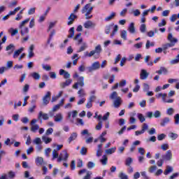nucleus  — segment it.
Returning <instances> with one entry per match:
<instances>
[{
  "mask_svg": "<svg viewBox=\"0 0 179 179\" xmlns=\"http://www.w3.org/2000/svg\"><path fill=\"white\" fill-rule=\"evenodd\" d=\"M81 12L82 13H85V19L87 20L93 17V15H91L92 12H93V7L91 3L86 4L81 10Z\"/></svg>",
  "mask_w": 179,
  "mask_h": 179,
  "instance_id": "1",
  "label": "nucleus"
},
{
  "mask_svg": "<svg viewBox=\"0 0 179 179\" xmlns=\"http://www.w3.org/2000/svg\"><path fill=\"white\" fill-rule=\"evenodd\" d=\"M111 30H113L112 33H111ZM117 31H118V25H114V23L107 25L105 28L106 34H108L109 33H111L110 37H114Z\"/></svg>",
  "mask_w": 179,
  "mask_h": 179,
  "instance_id": "2",
  "label": "nucleus"
},
{
  "mask_svg": "<svg viewBox=\"0 0 179 179\" xmlns=\"http://www.w3.org/2000/svg\"><path fill=\"white\" fill-rule=\"evenodd\" d=\"M87 69L90 73L94 72V71H98V69H100V62H95L92 63V64L90 66H88Z\"/></svg>",
  "mask_w": 179,
  "mask_h": 179,
  "instance_id": "3",
  "label": "nucleus"
},
{
  "mask_svg": "<svg viewBox=\"0 0 179 179\" xmlns=\"http://www.w3.org/2000/svg\"><path fill=\"white\" fill-rule=\"evenodd\" d=\"M77 80L78 82L73 85V89H78V86H80V87H83L85 86V77H78Z\"/></svg>",
  "mask_w": 179,
  "mask_h": 179,
  "instance_id": "4",
  "label": "nucleus"
},
{
  "mask_svg": "<svg viewBox=\"0 0 179 179\" xmlns=\"http://www.w3.org/2000/svg\"><path fill=\"white\" fill-rule=\"evenodd\" d=\"M78 44V45H80L81 44L78 52H82V51H85V50L87 48V43L86 42H83V38H79Z\"/></svg>",
  "mask_w": 179,
  "mask_h": 179,
  "instance_id": "5",
  "label": "nucleus"
},
{
  "mask_svg": "<svg viewBox=\"0 0 179 179\" xmlns=\"http://www.w3.org/2000/svg\"><path fill=\"white\" fill-rule=\"evenodd\" d=\"M50 100H51V92L48 91L43 98V106H47L50 103Z\"/></svg>",
  "mask_w": 179,
  "mask_h": 179,
  "instance_id": "6",
  "label": "nucleus"
},
{
  "mask_svg": "<svg viewBox=\"0 0 179 179\" xmlns=\"http://www.w3.org/2000/svg\"><path fill=\"white\" fill-rule=\"evenodd\" d=\"M162 159L166 162H170V160L173 159V153L171 152V150H169L166 151V154L162 155Z\"/></svg>",
  "mask_w": 179,
  "mask_h": 179,
  "instance_id": "7",
  "label": "nucleus"
},
{
  "mask_svg": "<svg viewBox=\"0 0 179 179\" xmlns=\"http://www.w3.org/2000/svg\"><path fill=\"white\" fill-rule=\"evenodd\" d=\"M15 48H16V47L13 43H10V45H7L6 48V51H8L7 52L8 55H12V54H13V51H15Z\"/></svg>",
  "mask_w": 179,
  "mask_h": 179,
  "instance_id": "8",
  "label": "nucleus"
},
{
  "mask_svg": "<svg viewBox=\"0 0 179 179\" xmlns=\"http://www.w3.org/2000/svg\"><path fill=\"white\" fill-rule=\"evenodd\" d=\"M149 77V73L145 69H142L140 73V79L145 80Z\"/></svg>",
  "mask_w": 179,
  "mask_h": 179,
  "instance_id": "9",
  "label": "nucleus"
},
{
  "mask_svg": "<svg viewBox=\"0 0 179 179\" xmlns=\"http://www.w3.org/2000/svg\"><path fill=\"white\" fill-rule=\"evenodd\" d=\"M168 40L170 41L171 44H173V45H176V43H178V39L173 37V34L171 33L169 34Z\"/></svg>",
  "mask_w": 179,
  "mask_h": 179,
  "instance_id": "10",
  "label": "nucleus"
},
{
  "mask_svg": "<svg viewBox=\"0 0 179 179\" xmlns=\"http://www.w3.org/2000/svg\"><path fill=\"white\" fill-rule=\"evenodd\" d=\"M121 103H122V100H121V97L118 96L113 101V106L115 108H118L120 106H121Z\"/></svg>",
  "mask_w": 179,
  "mask_h": 179,
  "instance_id": "11",
  "label": "nucleus"
},
{
  "mask_svg": "<svg viewBox=\"0 0 179 179\" xmlns=\"http://www.w3.org/2000/svg\"><path fill=\"white\" fill-rule=\"evenodd\" d=\"M34 45H31L28 50V58H33L34 57Z\"/></svg>",
  "mask_w": 179,
  "mask_h": 179,
  "instance_id": "12",
  "label": "nucleus"
},
{
  "mask_svg": "<svg viewBox=\"0 0 179 179\" xmlns=\"http://www.w3.org/2000/svg\"><path fill=\"white\" fill-rule=\"evenodd\" d=\"M60 156L64 159V162H68L69 154H68V151L66 150H62Z\"/></svg>",
  "mask_w": 179,
  "mask_h": 179,
  "instance_id": "13",
  "label": "nucleus"
},
{
  "mask_svg": "<svg viewBox=\"0 0 179 179\" xmlns=\"http://www.w3.org/2000/svg\"><path fill=\"white\" fill-rule=\"evenodd\" d=\"M85 29H90V27H96V24L92 21H87L84 23Z\"/></svg>",
  "mask_w": 179,
  "mask_h": 179,
  "instance_id": "14",
  "label": "nucleus"
},
{
  "mask_svg": "<svg viewBox=\"0 0 179 179\" xmlns=\"http://www.w3.org/2000/svg\"><path fill=\"white\" fill-rule=\"evenodd\" d=\"M41 117L43 118V120H47L50 118V116H48V114L40 111L38 115V119L41 120Z\"/></svg>",
  "mask_w": 179,
  "mask_h": 179,
  "instance_id": "15",
  "label": "nucleus"
},
{
  "mask_svg": "<svg viewBox=\"0 0 179 179\" xmlns=\"http://www.w3.org/2000/svg\"><path fill=\"white\" fill-rule=\"evenodd\" d=\"M156 73H158V75H162L164 73V75H167L169 73V70L166 69V67H160V69L156 71Z\"/></svg>",
  "mask_w": 179,
  "mask_h": 179,
  "instance_id": "16",
  "label": "nucleus"
},
{
  "mask_svg": "<svg viewBox=\"0 0 179 179\" xmlns=\"http://www.w3.org/2000/svg\"><path fill=\"white\" fill-rule=\"evenodd\" d=\"M155 97H157V99H160V97H162V101L164 102V103H166V100L167 99H166V97H167V94H166V93H162V92H160V93H159V94H157L156 95H155Z\"/></svg>",
  "mask_w": 179,
  "mask_h": 179,
  "instance_id": "17",
  "label": "nucleus"
},
{
  "mask_svg": "<svg viewBox=\"0 0 179 179\" xmlns=\"http://www.w3.org/2000/svg\"><path fill=\"white\" fill-rule=\"evenodd\" d=\"M103 155V144L101 143L98 145V148L96 150V157H100V156H102Z\"/></svg>",
  "mask_w": 179,
  "mask_h": 179,
  "instance_id": "18",
  "label": "nucleus"
},
{
  "mask_svg": "<svg viewBox=\"0 0 179 179\" xmlns=\"http://www.w3.org/2000/svg\"><path fill=\"white\" fill-rule=\"evenodd\" d=\"M59 75L61 76L64 75V79H69V78H71V74H69V72L65 71V70L64 69L59 70Z\"/></svg>",
  "mask_w": 179,
  "mask_h": 179,
  "instance_id": "19",
  "label": "nucleus"
},
{
  "mask_svg": "<svg viewBox=\"0 0 179 179\" xmlns=\"http://www.w3.org/2000/svg\"><path fill=\"white\" fill-rule=\"evenodd\" d=\"M78 17V16H76L75 14L71 13L70 15V16L69 17V21L68 22V25L71 26V24H72L73 23V22L75 21V19H76Z\"/></svg>",
  "mask_w": 179,
  "mask_h": 179,
  "instance_id": "20",
  "label": "nucleus"
},
{
  "mask_svg": "<svg viewBox=\"0 0 179 179\" xmlns=\"http://www.w3.org/2000/svg\"><path fill=\"white\" fill-rule=\"evenodd\" d=\"M64 120V116L62 113H57L55 116V122H61Z\"/></svg>",
  "mask_w": 179,
  "mask_h": 179,
  "instance_id": "21",
  "label": "nucleus"
},
{
  "mask_svg": "<svg viewBox=\"0 0 179 179\" xmlns=\"http://www.w3.org/2000/svg\"><path fill=\"white\" fill-rule=\"evenodd\" d=\"M71 83H72V80L67 79L66 82L60 83V87L62 89H65V87H66V86H69Z\"/></svg>",
  "mask_w": 179,
  "mask_h": 179,
  "instance_id": "22",
  "label": "nucleus"
},
{
  "mask_svg": "<svg viewBox=\"0 0 179 179\" xmlns=\"http://www.w3.org/2000/svg\"><path fill=\"white\" fill-rule=\"evenodd\" d=\"M23 48H21L15 51H14L13 55V58H14L15 59H16V58H17L19 57V55H20L21 52H23Z\"/></svg>",
  "mask_w": 179,
  "mask_h": 179,
  "instance_id": "23",
  "label": "nucleus"
},
{
  "mask_svg": "<svg viewBox=\"0 0 179 179\" xmlns=\"http://www.w3.org/2000/svg\"><path fill=\"white\" fill-rule=\"evenodd\" d=\"M174 171V168L171 166H166V169L164 172V176H168V174H170V173H173Z\"/></svg>",
  "mask_w": 179,
  "mask_h": 179,
  "instance_id": "24",
  "label": "nucleus"
},
{
  "mask_svg": "<svg viewBox=\"0 0 179 179\" xmlns=\"http://www.w3.org/2000/svg\"><path fill=\"white\" fill-rule=\"evenodd\" d=\"M76 138H78V134L76 132L72 133L68 139L69 143H71L73 141H76Z\"/></svg>",
  "mask_w": 179,
  "mask_h": 179,
  "instance_id": "25",
  "label": "nucleus"
},
{
  "mask_svg": "<svg viewBox=\"0 0 179 179\" xmlns=\"http://www.w3.org/2000/svg\"><path fill=\"white\" fill-rule=\"evenodd\" d=\"M169 122H170V117H164L161 120L160 125L161 127H166Z\"/></svg>",
  "mask_w": 179,
  "mask_h": 179,
  "instance_id": "26",
  "label": "nucleus"
},
{
  "mask_svg": "<svg viewBox=\"0 0 179 179\" xmlns=\"http://www.w3.org/2000/svg\"><path fill=\"white\" fill-rule=\"evenodd\" d=\"M35 162L36 166H43V163H44V159L41 157H36Z\"/></svg>",
  "mask_w": 179,
  "mask_h": 179,
  "instance_id": "27",
  "label": "nucleus"
},
{
  "mask_svg": "<svg viewBox=\"0 0 179 179\" xmlns=\"http://www.w3.org/2000/svg\"><path fill=\"white\" fill-rule=\"evenodd\" d=\"M42 141H43L45 145H48V143H51V142H52V138H49L47 136H43Z\"/></svg>",
  "mask_w": 179,
  "mask_h": 179,
  "instance_id": "28",
  "label": "nucleus"
},
{
  "mask_svg": "<svg viewBox=\"0 0 179 179\" xmlns=\"http://www.w3.org/2000/svg\"><path fill=\"white\" fill-rule=\"evenodd\" d=\"M116 150H117V147H113V148L106 150L105 153L106 155H113V153H115Z\"/></svg>",
  "mask_w": 179,
  "mask_h": 179,
  "instance_id": "29",
  "label": "nucleus"
},
{
  "mask_svg": "<svg viewBox=\"0 0 179 179\" xmlns=\"http://www.w3.org/2000/svg\"><path fill=\"white\" fill-rule=\"evenodd\" d=\"M128 31L131 34H134L135 33V24L134 22L130 23L129 28H128Z\"/></svg>",
  "mask_w": 179,
  "mask_h": 179,
  "instance_id": "30",
  "label": "nucleus"
},
{
  "mask_svg": "<svg viewBox=\"0 0 179 179\" xmlns=\"http://www.w3.org/2000/svg\"><path fill=\"white\" fill-rule=\"evenodd\" d=\"M116 15H117V13H115L114 12H112L110 15L105 17V21L106 22H110V20H113V19H114V17H115Z\"/></svg>",
  "mask_w": 179,
  "mask_h": 179,
  "instance_id": "31",
  "label": "nucleus"
},
{
  "mask_svg": "<svg viewBox=\"0 0 179 179\" xmlns=\"http://www.w3.org/2000/svg\"><path fill=\"white\" fill-rule=\"evenodd\" d=\"M31 131L33 132L34 134H36V132H37L38 131V129H40V126H38V124H34L31 126Z\"/></svg>",
  "mask_w": 179,
  "mask_h": 179,
  "instance_id": "32",
  "label": "nucleus"
},
{
  "mask_svg": "<svg viewBox=\"0 0 179 179\" xmlns=\"http://www.w3.org/2000/svg\"><path fill=\"white\" fill-rule=\"evenodd\" d=\"M169 138H170L172 141H176V139L178 138V134L173 132H170L169 134Z\"/></svg>",
  "mask_w": 179,
  "mask_h": 179,
  "instance_id": "33",
  "label": "nucleus"
},
{
  "mask_svg": "<svg viewBox=\"0 0 179 179\" xmlns=\"http://www.w3.org/2000/svg\"><path fill=\"white\" fill-rule=\"evenodd\" d=\"M8 33H10L11 36H16V34H17V33H19V31L17 30V29H14L13 28H10L8 29Z\"/></svg>",
  "mask_w": 179,
  "mask_h": 179,
  "instance_id": "34",
  "label": "nucleus"
},
{
  "mask_svg": "<svg viewBox=\"0 0 179 179\" xmlns=\"http://www.w3.org/2000/svg\"><path fill=\"white\" fill-rule=\"evenodd\" d=\"M71 59H73V65H76L78 64V61H79V58L78 57V54H75L71 57Z\"/></svg>",
  "mask_w": 179,
  "mask_h": 179,
  "instance_id": "35",
  "label": "nucleus"
},
{
  "mask_svg": "<svg viewBox=\"0 0 179 179\" xmlns=\"http://www.w3.org/2000/svg\"><path fill=\"white\" fill-rule=\"evenodd\" d=\"M21 8L20 7H17L14 9V10L13 11H10L8 13V16H13L15 15H16L17 12H19V10H20Z\"/></svg>",
  "mask_w": 179,
  "mask_h": 179,
  "instance_id": "36",
  "label": "nucleus"
},
{
  "mask_svg": "<svg viewBox=\"0 0 179 179\" xmlns=\"http://www.w3.org/2000/svg\"><path fill=\"white\" fill-rule=\"evenodd\" d=\"M108 160V158L107 157L106 155H103L102 159L100 160L101 164L103 166H106L107 164V162Z\"/></svg>",
  "mask_w": 179,
  "mask_h": 179,
  "instance_id": "37",
  "label": "nucleus"
},
{
  "mask_svg": "<svg viewBox=\"0 0 179 179\" xmlns=\"http://www.w3.org/2000/svg\"><path fill=\"white\" fill-rule=\"evenodd\" d=\"M171 47H174V43H166L162 45L164 51H166V50Z\"/></svg>",
  "mask_w": 179,
  "mask_h": 179,
  "instance_id": "38",
  "label": "nucleus"
},
{
  "mask_svg": "<svg viewBox=\"0 0 179 179\" xmlns=\"http://www.w3.org/2000/svg\"><path fill=\"white\" fill-rule=\"evenodd\" d=\"M137 116H138V118L140 122H145V121H146V119L145 118V116H143V114L138 113Z\"/></svg>",
  "mask_w": 179,
  "mask_h": 179,
  "instance_id": "39",
  "label": "nucleus"
},
{
  "mask_svg": "<svg viewBox=\"0 0 179 179\" xmlns=\"http://www.w3.org/2000/svg\"><path fill=\"white\" fill-rule=\"evenodd\" d=\"M70 34L68 35V38H72V37H73L75 36V28L74 27H71L69 30Z\"/></svg>",
  "mask_w": 179,
  "mask_h": 179,
  "instance_id": "40",
  "label": "nucleus"
},
{
  "mask_svg": "<svg viewBox=\"0 0 179 179\" xmlns=\"http://www.w3.org/2000/svg\"><path fill=\"white\" fill-rule=\"evenodd\" d=\"M119 178L120 179H129V178L128 177V175L125 174L123 172H120L118 175Z\"/></svg>",
  "mask_w": 179,
  "mask_h": 179,
  "instance_id": "41",
  "label": "nucleus"
},
{
  "mask_svg": "<svg viewBox=\"0 0 179 179\" xmlns=\"http://www.w3.org/2000/svg\"><path fill=\"white\" fill-rule=\"evenodd\" d=\"M31 76H32L35 80H38L41 78L40 74L36 72L31 73Z\"/></svg>",
  "mask_w": 179,
  "mask_h": 179,
  "instance_id": "42",
  "label": "nucleus"
},
{
  "mask_svg": "<svg viewBox=\"0 0 179 179\" xmlns=\"http://www.w3.org/2000/svg\"><path fill=\"white\" fill-rule=\"evenodd\" d=\"M52 160H55V159H58L59 154H58V152L57 151V150H52Z\"/></svg>",
  "mask_w": 179,
  "mask_h": 179,
  "instance_id": "43",
  "label": "nucleus"
},
{
  "mask_svg": "<svg viewBox=\"0 0 179 179\" xmlns=\"http://www.w3.org/2000/svg\"><path fill=\"white\" fill-rule=\"evenodd\" d=\"M154 46H155L154 42L150 43V41H147L146 44H145V48L147 50H149V48H150V47H154Z\"/></svg>",
  "mask_w": 179,
  "mask_h": 179,
  "instance_id": "44",
  "label": "nucleus"
},
{
  "mask_svg": "<svg viewBox=\"0 0 179 179\" xmlns=\"http://www.w3.org/2000/svg\"><path fill=\"white\" fill-rule=\"evenodd\" d=\"M101 45H98L95 47V49L94 50V52H95V54H100V52H101Z\"/></svg>",
  "mask_w": 179,
  "mask_h": 179,
  "instance_id": "45",
  "label": "nucleus"
},
{
  "mask_svg": "<svg viewBox=\"0 0 179 179\" xmlns=\"http://www.w3.org/2000/svg\"><path fill=\"white\" fill-rule=\"evenodd\" d=\"M78 97H85L86 96V92H85V90L81 89L78 92Z\"/></svg>",
  "mask_w": 179,
  "mask_h": 179,
  "instance_id": "46",
  "label": "nucleus"
},
{
  "mask_svg": "<svg viewBox=\"0 0 179 179\" xmlns=\"http://www.w3.org/2000/svg\"><path fill=\"white\" fill-rule=\"evenodd\" d=\"M29 22H30V18H27V19L24 20V21H22V22L20 23V26H19L20 29L23 28V27L24 26V24L29 23Z\"/></svg>",
  "mask_w": 179,
  "mask_h": 179,
  "instance_id": "47",
  "label": "nucleus"
},
{
  "mask_svg": "<svg viewBox=\"0 0 179 179\" xmlns=\"http://www.w3.org/2000/svg\"><path fill=\"white\" fill-rule=\"evenodd\" d=\"M29 34V28L28 27H24L21 29V34L22 36H24V34Z\"/></svg>",
  "mask_w": 179,
  "mask_h": 179,
  "instance_id": "48",
  "label": "nucleus"
},
{
  "mask_svg": "<svg viewBox=\"0 0 179 179\" xmlns=\"http://www.w3.org/2000/svg\"><path fill=\"white\" fill-rule=\"evenodd\" d=\"M127 31L125 30H122L121 31V34H120V37L123 39V40H127Z\"/></svg>",
  "mask_w": 179,
  "mask_h": 179,
  "instance_id": "49",
  "label": "nucleus"
},
{
  "mask_svg": "<svg viewBox=\"0 0 179 179\" xmlns=\"http://www.w3.org/2000/svg\"><path fill=\"white\" fill-rule=\"evenodd\" d=\"M153 117L155 118H160L162 117V113L159 110H156L153 114Z\"/></svg>",
  "mask_w": 179,
  "mask_h": 179,
  "instance_id": "50",
  "label": "nucleus"
},
{
  "mask_svg": "<svg viewBox=\"0 0 179 179\" xmlns=\"http://www.w3.org/2000/svg\"><path fill=\"white\" fill-rule=\"evenodd\" d=\"M128 13V8H124L120 13L122 17H125V15Z\"/></svg>",
  "mask_w": 179,
  "mask_h": 179,
  "instance_id": "51",
  "label": "nucleus"
},
{
  "mask_svg": "<svg viewBox=\"0 0 179 179\" xmlns=\"http://www.w3.org/2000/svg\"><path fill=\"white\" fill-rule=\"evenodd\" d=\"M141 175L143 177V179H150V177L148 176V173H146V171L141 172Z\"/></svg>",
  "mask_w": 179,
  "mask_h": 179,
  "instance_id": "52",
  "label": "nucleus"
},
{
  "mask_svg": "<svg viewBox=\"0 0 179 179\" xmlns=\"http://www.w3.org/2000/svg\"><path fill=\"white\" fill-rule=\"evenodd\" d=\"M102 127H103V122L99 121L97 125L95 127V129H96V131H100V129H101Z\"/></svg>",
  "mask_w": 179,
  "mask_h": 179,
  "instance_id": "53",
  "label": "nucleus"
},
{
  "mask_svg": "<svg viewBox=\"0 0 179 179\" xmlns=\"http://www.w3.org/2000/svg\"><path fill=\"white\" fill-rule=\"evenodd\" d=\"M117 97H118V94L117 93V92H112V94L110 96V99H111L112 100H114V99H116Z\"/></svg>",
  "mask_w": 179,
  "mask_h": 179,
  "instance_id": "54",
  "label": "nucleus"
},
{
  "mask_svg": "<svg viewBox=\"0 0 179 179\" xmlns=\"http://www.w3.org/2000/svg\"><path fill=\"white\" fill-rule=\"evenodd\" d=\"M166 114L168 115H173V114H174V108H168L166 110Z\"/></svg>",
  "mask_w": 179,
  "mask_h": 179,
  "instance_id": "55",
  "label": "nucleus"
},
{
  "mask_svg": "<svg viewBox=\"0 0 179 179\" xmlns=\"http://www.w3.org/2000/svg\"><path fill=\"white\" fill-rule=\"evenodd\" d=\"M53 132H54V129L50 127L46 130L45 135L46 136H48L51 135Z\"/></svg>",
  "mask_w": 179,
  "mask_h": 179,
  "instance_id": "56",
  "label": "nucleus"
},
{
  "mask_svg": "<svg viewBox=\"0 0 179 179\" xmlns=\"http://www.w3.org/2000/svg\"><path fill=\"white\" fill-rule=\"evenodd\" d=\"M140 31L141 33H145L146 32V24H143L140 27Z\"/></svg>",
  "mask_w": 179,
  "mask_h": 179,
  "instance_id": "57",
  "label": "nucleus"
},
{
  "mask_svg": "<svg viewBox=\"0 0 179 179\" xmlns=\"http://www.w3.org/2000/svg\"><path fill=\"white\" fill-rule=\"evenodd\" d=\"M42 68L43 69H44L45 71H51V66L48 65V64H42Z\"/></svg>",
  "mask_w": 179,
  "mask_h": 179,
  "instance_id": "58",
  "label": "nucleus"
},
{
  "mask_svg": "<svg viewBox=\"0 0 179 179\" xmlns=\"http://www.w3.org/2000/svg\"><path fill=\"white\" fill-rule=\"evenodd\" d=\"M96 166V164L92 162H89L87 164V169H93Z\"/></svg>",
  "mask_w": 179,
  "mask_h": 179,
  "instance_id": "59",
  "label": "nucleus"
},
{
  "mask_svg": "<svg viewBox=\"0 0 179 179\" xmlns=\"http://www.w3.org/2000/svg\"><path fill=\"white\" fill-rule=\"evenodd\" d=\"M33 142L35 145H41V138L37 137L34 140Z\"/></svg>",
  "mask_w": 179,
  "mask_h": 179,
  "instance_id": "60",
  "label": "nucleus"
},
{
  "mask_svg": "<svg viewBox=\"0 0 179 179\" xmlns=\"http://www.w3.org/2000/svg\"><path fill=\"white\" fill-rule=\"evenodd\" d=\"M132 162H133L132 158L131 157L127 158L126 159V163H125L126 166H131V164H132Z\"/></svg>",
  "mask_w": 179,
  "mask_h": 179,
  "instance_id": "61",
  "label": "nucleus"
},
{
  "mask_svg": "<svg viewBox=\"0 0 179 179\" xmlns=\"http://www.w3.org/2000/svg\"><path fill=\"white\" fill-rule=\"evenodd\" d=\"M174 120H175V124L178 125L179 124V114L178 113H177L174 116Z\"/></svg>",
  "mask_w": 179,
  "mask_h": 179,
  "instance_id": "62",
  "label": "nucleus"
},
{
  "mask_svg": "<svg viewBox=\"0 0 179 179\" xmlns=\"http://www.w3.org/2000/svg\"><path fill=\"white\" fill-rule=\"evenodd\" d=\"M169 144L165 143V144H162L161 145V149L163 150L164 151H166L169 149Z\"/></svg>",
  "mask_w": 179,
  "mask_h": 179,
  "instance_id": "63",
  "label": "nucleus"
},
{
  "mask_svg": "<svg viewBox=\"0 0 179 179\" xmlns=\"http://www.w3.org/2000/svg\"><path fill=\"white\" fill-rule=\"evenodd\" d=\"M177 14H173L172 16L170 17V20L172 22H174L177 20Z\"/></svg>",
  "mask_w": 179,
  "mask_h": 179,
  "instance_id": "64",
  "label": "nucleus"
}]
</instances>
